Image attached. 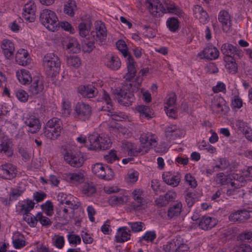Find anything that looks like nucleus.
Instances as JSON below:
<instances>
[{
	"instance_id": "f257e3e1",
	"label": "nucleus",
	"mask_w": 252,
	"mask_h": 252,
	"mask_svg": "<svg viewBox=\"0 0 252 252\" xmlns=\"http://www.w3.org/2000/svg\"><path fill=\"white\" fill-rule=\"evenodd\" d=\"M142 80V77L136 76L135 81L129 83L126 88H117L112 93L113 99L123 105H131L135 100L134 93L138 91Z\"/></svg>"
},
{
	"instance_id": "f03ea898",
	"label": "nucleus",
	"mask_w": 252,
	"mask_h": 252,
	"mask_svg": "<svg viewBox=\"0 0 252 252\" xmlns=\"http://www.w3.org/2000/svg\"><path fill=\"white\" fill-rule=\"evenodd\" d=\"M45 73L47 77L54 81L61 69V61L59 58L53 53L46 54L43 60Z\"/></svg>"
},
{
	"instance_id": "7ed1b4c3",
	"label": "nucleus",
	"mask_w": 252,
	"mask_h": 252,
	"mask_svg": "<svg viewBox=\"0 0 252 252\" xmlns=\"http://www.w3.org/2000/svg\"><path fill=\"white\" fill-rule=\"evenodd\" d=\"M39 20L48 30L55 32L59 30V21L58 18L54 11L44 9L40 13Z\"/></svg>"
},
{
	"instance_id": "20e7f679",
	"label": "nucleus",
	"mask_w": 252,
	"mask_h": 252,
	"mask_svg": "<svg viewBox=\"0 0 252 252\" xmlns=\"http://www.w3.org/2000/svg\"><path fill=\"white\" fill-rule=\"evenodd\" d=\"M61 121L57 118L49 120L44 127V135L51 140H56L60 136Z\"/></svg>"
},
{
	"instance_id": "39448f33",
	"label": "nucleus",
	"mask_w": 252,
	"mask_h": 252,
	"mask_svg": "<svg viewBox=\"0 0 252 252\" xmlns=\"http://www.w3.org/2000/svg\"><path fill=\"white\" fill-rule=\"evenodd\" d=\"M210 108L213 113L225 115L229 110V107L226 104L224 99L219 95L215 96L212 99Z\"/></svg>"
},
{
	"instance_id": "423d86ee",
	"label": "nucleus",
	"mask_w": 252,
	"mask_h": 252,
	"mask_svg": "<svg viewBox=\"0 0 252 252\" xmlns=\"http://www.w3.org/2000/svg\"><path fill=\"white\" fill-rule=\"evenodd\" d=\"M75 117L81 120L86 121L92 114L91 107L84 103H78L75 108Z\"/></svg>"
},
{
	"instance_id": "0eeeda50",
	"label": "nucleus",
	"mask_w": 252,
	"mask_h": 252,
	"mask_svg": "<svg viewBox=\"0 0 252 252\" xmlns=\"http://www.w3.org/2000/svg\"><path fill=\"white\" fill-rule=\"evenodd\" d=\"M106 167L111 173L110 175H108L107 177L105 173V168L100 163H96L94 164L92 167V171L94 174L99 178L109 180L113 177V172L108 165H106Z\"/></svg>"
},
{
	"instance_id": "6e6552de",
	"label": "nucleus",
	"mask_w": 252,
	"mask_h": 252,
	"mask_svg": "<svg viewBox=\"0 0 252 252\" xmlns=\"http://www.w3.org/2000/svg\"><path fill=\"white\" fill-rule=\"evenodd\" d=\"M78 93L85 98H93L96 95L98 91L93 84L80 85L78 87Z\"/></svg>"
},
{
	"instance_id": "1a4fd4ad",
	"label": "nucleus",
	"mask_w": 252,
	"mask_h": 252,
	"mask_svg": "<svg viewBox=\"0 0 252 252\" xmlns=\"http://www.w3.org/2000/svg\"><path fill=\"white\" fill-rule=\"evenodd\" d=\"M95 32H91V35L93 38L94 39L96 42L98 41L102 43L106 40L107 37V31L103 23L99 22L97 23L95 26Z\"/></svg>"
},
{
	"instance_id": "9d476101",
	"label": "nucleus",
	"mask_w": 252,
	"mask_h": 252,
	"mask_svg": "<svg viewBox=\"0 0 252 252\" xmlns=\"http://www.w3.org/2000/svg\"><path fill=\"white\" fill-rule=\"evenodd\" d=\"M16 169L10 163L5 164L0 166V177L11 180L16 176Z\"/></svg>"
},
{
	"instance_id": "9b49d317",
	"label": "nucleus",
	"mask_w": 252,
	"mask_h": 252,
	"mask_svg": "<svg viewBox=\"0 0 252 252\" xmlns=\"http://www.w3.org/2000/svg\"><path fill=\"white\" fill-rule=\"evenodd\" d=\"M78 142H107L110 140L109 137L104 134H98L94 132L92 134H89L88 136H84L82 134L77 138Z\"/></svg>"
},
{
	"instance_id": "f8f14e48",
	"label": "nucleus",
	"mask_w": 252,
	"mask_h": 252,
	"mask_svg": "<svg viewBox=\"0 0 252 252\" xmlns=\"http://www.w3.org/2000/svg\"><path fill=\"white\" fill-rule=\"evenodd\" d=\"M159 6H160V9H162V14L170 13L180 15L182 13V10L176 5L175 3L170 0H164Z\"/></svg>"
},
{
	"instance_id": "ddd939ff",
	"label": "nucleus",
	"mask_w": 252,
	"mask_h": 252,
	"mask_svg": "<svg viewBox=\"0 0 252 252\" xmlns=\"http://www.w3.org/2000/svg\"><path fill=\"white\" fill-rule=\"evenodd\" d=\"M31 85L29 87V91L32 95H36L42 93L44 88V83L41 79L38 76H34L32 78Z\"/></svg>"
},
{
	"instance_id": "4468645a",
	"label": "nucleus",
	"mask_w": 252,
	"mask_h": 252,
	"mask_svg": "<svg viewBox=\"0 0 252 252\" xmlns=\"http://www.w3.org/2000/svg\"><path fill=\"white\" fill-rule=\"evenodd\" d=\"M221 51L225 57H233L237 56L239 57L242 56V51L239 50L236 46L229 43H224L221 47Z\"/></svg>"
},
{
	"instance_id": "2eb2a0df",
	"label": "nucleus",
	"mask_w": 252,
	"mask_h": 252,
	"mask_svg": "<svg viewBox=\"0 0 252 252\" xmlns=\"http://www.w3.org/2000/svg\"><path fill=\"white\" fill-rule=\"evenodd\" d=\"M132 197L136 202H132L130 205L131 209L133 210H140L145 209L146 201L141 196V191L134 190L132 192Z\"/></svg>"
},
{
	"instance_id": "dca6fc26",
	"label": "nucleus",
	"mask_w": 252,
	"mask_h": 252,
	"mask_svg": "<svg viewBox=\"0 0 252 252\" xmlns=\"http://www.w3.org/2000/svg\"><path fill=\"white\" fill-rule=\"evenodd\" d=\"M136 63L131 55H129L127 58V72L124 78L126 81H130L135 76L136 69L135 68Z\"/></svg>"
},
{
	"instance_id": "f3484780",
	"label": "nucleus",
	"mask_w": 252,
	"mask_h": 252,
	"mask_svg": "<svg viewBox=\"0 0 252 252\" xmlns=\"http://www.w3.org/2000/svg\"><path fill=\"white\" fill-rule=\"evenodd\" d=\"M193 13L194 17L198 19L200 22L204 24L209 20V16L202 7L198 5H195L193 8Z\"/></svg>"
},
{
	"instance_id": "a211bd4d",
	"label": "nucleus",
	"mask_w": 252,
	"mask_h": 252,
	"mask_svg": "<svg viewBox=\"0 0 252 252\" xmlns=\"http://www.w3.org/2000/svg\"><path fill=\"white\" fill-rule=\"evenodd\" d=\"M218 20L222 24L223 31L227 32L231 26L230 16L228 12L225 10L221 11L219 14Z\"/></svg>"
},
{
	"instance_id": "6ab92c4d",
	"label": "nucleus",
	"mask_w": 252,
	"mask_h": 252,
	"mask_svg": "<svg viewBox=\"0 0 252 252\" xmlns=\"http://www.w3.org/2000/svg\"><path fill=\"white\" fill-rule=\"evenodd\" d=\"M146 4L147 8L153 15H157L158 13V16H162V9H160V5L162 3L159 0H146Z\"/></svg>"
},
{
	"instance_id": "aec40b11",
	"label": "nucleus",
	"mask_w": 252,
	"mask_h": 252,
	"mask_svg": "<svg viewBox=\"0 0 252 252\" xmlns=\"http://www.w3.org/2000/svg\"><path fill=\"white\" fill-rule=\"evenodd\" d=\"M250 217V212L246 209L238 210L232 213L229 216V220L231 221H242L248 219Z\"/></svg>"
},
{
	"instance_id": "412c9836",
	"label": "nucleus",
	"mask_w": 252,
	"mask_h": 252,
	"mask_svg": "<svg viewBox=\"0 0 252 252\" xmlns=\"http://www.w3.org/2000/svg\"><path fill=\"white\" fill-rule=\"evenodd\" d=\"M152 143H140L139 148H132L128 150V155L130 156H137L139 153H141L143 155L147 153L152 145Z\"/></svg>"
},
{
	"instance_id": "4be33fe9",
	"label": "nucleus",
	"mask_w": 252,
	"mask_h": 252,
	"mask_svg": "<svg viewBox=\"0 0 252 252\" xmlns=\"http://www.w3.org/2000/svg\"><path fill=\"white\" fill-rule=\"evenodd\" d=\"M216 220L209 217H202L199 220L198 225L200 228L204 230H207L215 226Z\"/></svg>"
},
{
	"instance_id": "5701e85b",
	"label": "nucleus",
	"mask_w": 252,
	"mask_h": 252,
	"mask_svg": "<svg viewBox=\"0 0 252 252\" xmlns=\"http://www.w3.org/2000/svg\"><path fill=\"white\" fill-rule=\"evenodd\" d=\"M64 160L70 165L79 167L82 166L84 160L82 157L75 156L72 154L69 155V153L66 152L64 156Z\"/></svg>"
},
{
	"instance_id": "b1692460",
	"label": "nucleus",
	"mask_w": 252,
	"mask_h": 252,
	"mask_svg": "<svg viewBox=\"0 0 252 252\" xmlns=\"http://www.w3.org/2000/svg\"><path fill=\"white\" fill-rule=\"evenodd\" d=\"M25 123L29 126L28 131L32 133L36 132L41 127L39 120L35 117H30L27 119Z\"/></svg>"
},
{
	"instance_id": "393cba45",
	"label": "nucleus",
	"mask_w": 252,
	"mask_h": 252,
	"mask_svg": "<svg viewBox=\"0 0 252 252\" xmlns=\"http://www.w3.org/2000/svg\"><path fill=\"white\" fill-rule=\"evenodd\" d=\"M203 54L205 59L212 60L218 58L219 52L216 47L209 45L203 50Z\"/></svg>"
},
{
	"instance_id": "a878e982",
	"label": "nucleus",
	"mask_w": 252,
	"mask_h": 252,
	"mask_svg": "<svg viewBox=\"0 0 252 252\" xmlns=\"http://www.w3.org/2000/svg\"><path fill=\"white\" fill-rule=\"evenodd\" d=\"M28 56L29 54L27 50L21 49L17 52L16 55V61L19 64L26 66L30 63Z\"/></svg>"
},
{
	"instance_id": "bb28decb",
	"label": "nucleus",
	"mask_w": 252,
	"mask_h": 252,
	"mask_svg": "<svg viewBox=\"0 0 252 252\" xmlns=\"http://www.w3.org/2000/svg\"><path fill=\"white\" fill-rule=\"evenodd\" d=\"M1 47L6 58L9 59L13 55L14 51V46L13 43L11 41L7 39L3 40Z\"/></svg>"
},
{
	"instance_id": "cd10ccee",
	"label": "nucleus",
	"mask_w": 252,
	"mask_h": 252,
	"mask_svg": "<svg viewBox=\"0 0 252 252\" xmlns=\"http://www.w3.org/2000/svg\"><path fill=\"white\" fill-rule=\"evenodd\" d=\"M127 227L126 226L119 228L118 229V234L116 236L115 239L117 242L123 243L130 239V230L126 231Z\"/></svg>"
},
{
	"instance_id": "c85d7f7f",
	"label": "nucleus",
	"mask_w": 252,
	"mask_h": 252,
	"mask_svg": "<svg viewBox=\"0 0 252 252\" xmlns=\"http://www.w3.org/2000/svg\"><path fill=\"white\" fill-rule=\"evenodd\" d=\"M165 132L167 136H170L174 139L175 137H181L185 134V131L177 128L176 126H171L166 128Z\"/></svg>"
},
{
	"instance_id": "c756f323",
	"label": "nucleus",
	"mask_w": 252,
	"mask_h": 252,
	"mask_svg": "<svg viewBox=\"0 0 252 252\" xmlns=\"http://www.w3.org/2000/svg\"><path fill=\"white\" fill-rule=\"evenodd\" d=\"M66 44V49L73 53H77L80 51V45L74 38H69L67 41H64Z\"/></svg>"
},
{
	"instance_id": "7c9ffc66",
	"label": "nucleus",
	"mask_w": 252,
	"mask_h": 252,
	"mask_svg": "<svg viewBox=\"0 0 252 252\" xmlns=\"http://www.w3.org/2000/svg\"><path fill=\"white\" fill-rule=\"evenodd\" d=\"M224 60L226 62L225 67L228 71L233 74L236 73L238 68L234 57H224Z\"/></svg>"
},
{
	"instance_id": "2f4dec72",
	"label": "nucleus",
	"mask_w": 252,
	"mask_h": 252,
	"mask_svg": "<svg viewBox=\"0 0 252 252\" xmlns=\"http://www.w3.org/2000/svg\"><path fill=\"white\" fill-rule=\"evenodd\" d=\"M92 26V22L90 20H87L82 22L78 25V31L81 36L84 37L86 36Z\"/></svg>"
},
{
	"instance_id": "473e14b6",
	"label": "nucleus",
	"mask_w": 252,
	"mask_h": 252,
	"mask_svg": "<svg viewBox=\"0 0 252 252\" xmlns=\"http://www.w3.org/2000/svg\"><path fill=\"white\" fill-rule=\"evenodd\" d=\"M17 76L19 82L24 85L30 84L33 78L31 77L30 72L26 69H22L21 73L17 74Z\"/></svg>"
},
{
	"instance_id": "72a5a7b5",
	"label": "nucleus",
	"mask_w": 252,
	"mask_h": 252,
	"mask_svg": "<svg viewBox=\"0 0 252 252\" xmlns=\"http://www.w3.org/2000/svg\"><path fill=\"white\" fill-rule=\"evenodd\" d=\"M136 110L140 113V116L147 119L153 117L154 113L149 106L145 105H139L136 108Z\"/></svg>"
},
{
	"instance_id": "f704fd0d",
	"label": "nucleus",
	"mask_w": 252,
	"mask_h": 252,
	"mask_svg": "<svg viewBox=\"0 0 252 252\" xmlns=\"http://www.w3.org/2000/svg\"><path fill=\"white\" fill-rule=\"evenodd\" d=\"M182 208V204L181 202H178L177 204L170 207L167 212V216L168 218L171 219L175 216L180 215Z\"/></svg>"
},
{
	"instance_id": "c9c22d12",
	"label": "nucleus",
	"mask_w": 252,
	"mask_h": 252,
	"mask_svg": "<svg viewBox=\"0 0 252 252\" xmlns=\"http://www.w3.org/2000/svg\"><path fill=\"white\" fill-rule=\"evenodd\" d=\"M95 41L94 38L92 40L87 38L83 39L82 41L83 51L85 53H91L95 48L94 45Z\"/></svg>"
},
{
	"instance_id": "e433bc0d",
	"label": "nucleus",
	"mask_w": 252,
	"mask_h": 252,
	"mask_svg": "<svg viewBox=\"0 0 252 252\" xmlns=\"http://www.w3.org/2000/svg\"><path fill=\"white\" fill-rule=\"evenodd\" d=\"M96 191L95 187L93 183H85L82 187L83 193L90 196L94 193Z\"/></svg>"
},
{
	"instance_id": "4c0bfd02",
	"label": "nucleus",
	"mask_w": 252,
	"mask_h": 252,
	"mask_svg": "<svg viewBox=\"0 0 252 252\" xmlns=\"http://www.w3.org/2000/svg\"><path fill=\"white\" fill-rule=\"evenodd\" d=\"M112 143H91L89 149L91 150H105L111 146Z\"/></svg>"
},
{
	"instance_id": "58836bf2",
	"label": "nucleus",
	"mask_w": 252,
	"mask_h": 252,
	"mask_svg": "<svg viewBox=\"0 0 252 252\" xmlns=\"http://www.w3.org/2000/svg\"><path fill=\"white\" fill-rule=\"evenodd\" d=\"M166 25L170 31L172 32H176L179 27V22L177 18H169L167 19Z\"/></svg>"
},
{
	"instance_id": "ea45409f",
	"label": "nucleus",
	"mask_w": 252,
	"mask_h": 252,
	"mask_svg": "<svg viewBox=\"0 0 252 252\" xmlns=\"http://www.w3.org/2000/svg\"><path fill=\"white\" fill-rule=\"evenodd\" d=\"M66 63L68 66L77 68L81 65V60L77 56H70L67 58Z\"/></svg>"
},
{
	"instance_id": "a19ab883",
	"label": "nucleus",
	"mask_w": 252,
	"mask_h": 252,
	"mask_svg": "<svg viewBox=\"0 0 252 252\" xmlns=\"http://www.w3.org/2000/svg\"><path fill=\"white\" fill-rule=\"evenodd\" d=\"M76 7L75 1L74 0H70L64 5V12L70 16H73L74 14V7Z\"/></svg>"
},
{
	"instance_id": "79ce46f5",
	"label": "nucleus",
	"mask_w": 252,
	"mask_h": 252,
	"mask_svg": "<svg viewBox=\"0 0 252 252\" xmlns=\"http://www.w3.org/2000/svg\"><path fill=\"white\" fill-rule=\"evenodd\" d=\"M107 65L113 70H117L120 67L121 62L118 57L112 56L108 62Z\"/></svg>"
},
{
	"instance_id": "37998d69",
	"label": "nucleus",
	"mask_w": 252,
	"mask_h": 252,
	"mask_svg": "<svg viewBox=\"0 0 252 252\" xmlns=\"http://www.w3.org/2000/svg\"><path fill=\"white\" fill-rule=\"evenodd\" d=\"M117 49L121 52L123 55L126 58L128 57L130 53L127 51L126 42L122 39L119 40L116 42Z\"/></svg>"
},
{
	"instance_id": "c03bdc74",
	"label": "nucleus",
	"mask_w": 252,
	"mask_h": 252,
	"mask_svg": "<svg viewBox=\"0 0 252 252\" xmlns=\"http://www.w3.org/2000/svg\"><path fill=\"white\" fill-rule=\"evenodd\" d=\"M157 137L151 133H143L140 137V142H157Z\"/></svg>"
},
{
	"instance_id": "a18cd8bd",
	"label": "nucleus",
	"mask_w": 252,
	"mask_h": 252,
	"mask_svg": "<svg viewBox=\"0 0 252 252\" xmlns=\"http://www.w3.org/2000/svg\"><path fill=\"white\" fill-rule=\"evenodd\" d=\"M69 178L73 183H81L84 181V176L81 172L73 173L69 175Z\"/></svg>"
},
{
	"instance_id": "49530a36",
	"label": "nucleus",
	"mask_w": 252,
	"mask_h": 252,
	"mask_svg": "<svg viewBox=\"0 0 252 252\" xmlns=\"http://www.w3.org/2000/svg\"><path fill=\"white\" fill-rule=\"evenodd\" d=\"M237 239L248 242L252 241V231L246 230L242 232L237 236Z\"/></svg>"
},
{
	"instance_id": "de8ad7c7",
	"label": "nucleus",
	"mask_w": 252,
	"mask_h": 252,
	"mask_svg": "<svg viewBox=\"0 0 252 252\" xmlns=\"http://www.w3.org/2000/svg\"><path fill=\"white\" fill-rule=\"evenodd\" d=\"M215 180L218 184H220L221 185H224L229 183L228 181V178L223 173H218L217 175Z\"/></svg>"
},
{
	"instance_id": "09e8293b",
	"label": "nucleus",
	"mask_w": 252,
	"mask_h": 252,
	"mask_svg": "<svg viewBox=\"0 0 252 252\" xmlns=\"http://www.w3.org/2000/svg\"><path fill=\"white\" fill-rule=\"evenodd\" d=\"M128 224L131 227L132 231L134 232H138L142 230L144 225L142 222H129Z\"/></svg>"
},
{
	"instance_id": "8fccbe9b",
	"label": "nucleus",
	"mask_w": 252,
	"mask_h": 252,
	"mask_svg": "<svg viewBox=\"0 0 252 252\" xmlns=\"http://www.w3.org/2000/svg\"><path fill=\"white\" fill-rule=\"evenodd\" d=\"M0 153H5L8 157H10L13 154L12 150L8 145V143H1L0 144Z\"/></svg>"
},
{
	"instance_id": "3c124183",
	"label": "nucleus",
	"mask_w": 252,
	"mask_h": 252,
	"mask_svg": "<svg viewBox=\"0 0 252 252\" xmlns=\"http://www.w3.org/2000/svg\"><path fill=\"white\" fill-rule=\"evenodd\" d=\"M156 237V234L154 231H147L145 234L140 238L139 242H141L142 240L152 242Z\"/></svg>"
},
{
	"instance_id": "603ef678",
	"label": "nucleus",
	"mask_w": 252,
	"mask_h": 252,
	"mask_svg": "<svg viewBox=\"0 0 252 252\" xmlns=\"http://www.w3.org/2000/svg\"><path fill=\"white\" fill-rule=\"evenodd\" d=\"M181 175L178 173L176 175H174L169 179V182H165L167 185H170L173 187H177L180 182Z\"/></svg>"
},
{
	"instance_id": "864d4df0",
	"label": "nucleus",
	"mask_w": 252,
	"mask_h": 252,
	"mask_svg": "<svg viewBox=\"0 0 252 252\" xmlns=\"http://www.w3.org/2000/svg\"><path fill=\"white\" fill-rule=\"evenodd\" d=\"M37 221L38 220L40 223L43 226L50 225L51 224V221L46 217L43 216L41 213H38L36 215Z\"/></svg>"
},
{
	"instance_id": "5fc2aeb1",
	"label": "nucleus",
	"mask_w": 252,
	"mask_h": 252,
	"mask_svg": "<svg viewBox=\"0 0 252 252\" xmlns=\"http://www.w3.org/2000/svg\"><path fill=\"white\" fill-rule=\"evenodd\" d=\"M36 6L33 2H30L27 3L24 7V12L29 13L30 14H35Z\"/></svg>"
},
{
	"instance_id": "6e6d98bb",
	"label": "nucleus",
	"mask_w": 252,
	"mask_h": 252,
	"mask_svg": "<svg viewBox=\"0 0 252 252\" xmlns=\"http://www.w3.org/2000/svg\"><path fill=\"white\" fill-rule=\"evenodd\" d=\"M23 220L31 227H35L37 222L36 216L32 217L30 215L23 216Z\"/></svg>"
},
{
	"instance_id": "4d7b16f0",
	"label": "nucleus",
	"mask_w": 252,
	"mask_h": 252,
	"mask_svg": "<svg viewBox=\"0 0 252 252\" xmlns=\"http://www.w3.org/2000/svg\"><path fill=\"white\" fill-rule=\"evenodd\" d=\"M203 144L200 145L199 148L200 150H206L210 153H214L216 152V149L215 147L210 145L209 143H203Z\"/></svg>"
},
{
	"instance_id": "13d9d810",
	"label": "nucleus",
	"mask_w": 252,
	"mask_h": 252,
	"mask_svg": "<svg viewBox=\"0 0 252 252\" xmlns=\"http://www.w3.org/2000/svg\"><path fill=\"white\" fill-rule=\"evenodd\" d=\"M68 242L71 244L77 245L81 243V240L79 236L74 234H69L67 235Z\"/></svg>"
},
{
	"instance_id": "bf43d9fd",
	"label": "nucleus",
	"mask_w": 252,
	"mask_h": 252,
	"mask_svg": "<svg viewBox=\"0 0 252 252\" xmlns=\"http://www.w3.org/2000/svg\"><path fill=\"white\" fill-rule=\"evenodd\" d=\"M252 248L251 246L246 244H242L237 246L235 248V252H251Z\"/></svg>"
},
{
	"instance_id": "052dcab7",
	"label": "nucleus",
	"mask_w": 252,
	"mask_h": 252,
	"mask_svg": "<svg viewBox=\"0 0 252 252\" xmlns=\"http://www.w3.org/2000/svg\"><path fill=\"white\" fill-rule=\"evenodd\" d=\"M104 158L110 163H112L116 160H119V158L116 155V151L114 150H111L109 155L104 156Z\"/></svg>"
},
{
	"instance_id": "680f3d73",
	"label": "nucleus",
	"mask_w": 252,
	"mask_h": 252,
	"mask_svg": "<svg viewBox=\"0 0 252 252\" xmlns=\"http://www.w3.org/2000/svg\"><path fill=\"white\" fill-rule=\"evenodd\" d=\"M165 143H157L155 146V150L157 153H165L168 149V146Z\"/></svg>"
},
{
	"instance_id": "e2e57ef3",
	"label": "nucleus",
	"mask_w": 252,
	"mask_h": 252,
	"mask_svg": "<svg viewBox=\"0 0 252 252\" xmlns=\"http://www.w3.org/2000/svg\"><path fill=\"white\" fill-rule=\"evenodd\" d=\"M71 108L69 104L67 103L64 100L62 102V113L64 117L68 116L71 113Z\"/></svg>"
},
{
	"instance_id": "0e129e2a",
	"label": "nucleus",
	"mask_w": 252,
	"mask_h": 252,
	"mask_svg": "<svg viewBox=\"0 0 252 252\" xmlns=\"http://www.w3.org/2000/svg\"><path fill=\"white\" fill-rule=\"evenodd\" d=\"M176 245L174 240L168 242L166 245L163 246V250L165 252H170L171 251L176 250Z\"/></svg>"
},
{
	"instance_id": "69168bd1",
	"label": "nucleus",
	"mask_w": 252,
	"mask_h": 252,
	"mask_svg": "<svg viewBox=\"0 0 252 252\" xmlns=\"http://www.w3.org/2000/svg\"><path fill=\"white\" fill-rule=\"evenodd\" d=\"M17 98L21 101L26 102L28 99V94L23 90H19L16 93Z\"/></svg>"
},
{
	"instance_id": "338daca9",
	"label": "nucleus",
	"mask_w": 252,
	"mask_h": 252,
	"mask_svg": "<svg viewBox=\"0 0 252 252\" xmlns=\"http://www.w3.org/2000/svg\"><path fill=\"white\" fill-rule=\"evenodd\" d=\"M145 32H143V34L145 37L151 38L154 37L155 36V32L154 30L152 29L150 26L145 25L143 27Z\"/></svg>"
},
{
	"instance_id": "774afa93",
	"label": "nucleus",
	"mask_w": 252,
	"mask_h": 252,
	"mask_svg": "<svg viewBox=\"0 0 252 252\" xmlns=\"http://www.w3.org/2000/svg\"><path fill=\"white\" fill-rule=\"evenodd\" d=\"M185 179L186 182L191 187L195 188L197 186L196 181L194 177L190 174H187L185 175Z\"/></svg>"
}]
</instances>
